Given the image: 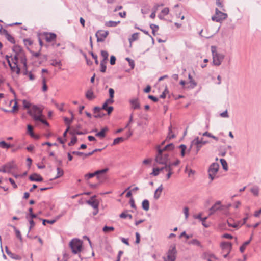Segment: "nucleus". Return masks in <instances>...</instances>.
I'll use <instances>...</instances> for the list:
<instances>
[{
    "label": "nucleus",
    "instance_id": "nucleus-36",
    "mask_svg": "<svg viewBox=\"0 0 261 261\" xmlns=\"http://www.w3.org/2000/svg\"><path fill=\"white\" fill-rule=\"evenodd\" d=\"M165 166L164 167H162V168H163V170H165L166 171L168 172H172V166L169 164V163H167L166 164H165Z\"/></svg>",
    "mask_w": 261,
    "mask_h": 261
},
{
    "label": "nucleus",
    "instance_id": "nucleus-18",
    "mask_svg": "<svg viewBox=\"0 0 261 261\" xmlns=\"http://www.w3.org/2000/svg\"><path fill=\"white\" fill-rule=\"evenodd\" d=\"M64 214V213H63L61 215H60L56 217V219H54V220H46V219H44V220H43V222H42V224L43 225H46V223H49V224H54V223H55V222L58 220L62 216H63V215Z\"/></svg>",
    "mask_w": 261,
    "mask_h": 261
},
{
    "label": "nucleus",
    "instance_id": "nucleus-49",
    "mask_svg": "<svg viewBox=\"0 0 261 261\" xmlns=\"http://www.w3.org/2000/svg\"><path fill=\"white\" fill-rule=\"evenodd\" d=\"M220 162L223 166V168L224 170H227V163L225 160L223 159H220Z\"/></svg>",
    "mask_w": 261,
    "mask_h": 261
},
{
    "label": "nucleus",
    "instance_id": "nucleus-53",
    "mask_svg": "<svg viewBox=\"0 0 261 261\" xmlns=\"http://www.w3.org/2000/svg\"><path fill=\"white\" fill-rule=\"evenodd\" d=\"M227 223L229 226L232 227L233 228H237L238 226V225L235 223H231V220H227Z\"/></svg>",
    "mask_w": 261,
    "mask_h": 261
},
{
    "label": "nucleus",
    "instance_id": "nucleus-45",
    "mask_svg": "<svg viewBox=\"0 0 261 261\" xmlns=\"http://www.w3.org/2000/svg\"><path fill=\"white\" fill-rule=\"evenodd\" d=\"M124 140V138L123 137H118L114 140L113 145H116L120 142H123Z\"/></svg>",
    "mask_w": 261,
    "mask_h": 261
},
{
    "label": "nucleus",
    "instance_id": "nucleus-56",
    "mask_svg": "<svg viewBox=\"0 0 261 261\" xmlns=\"http://www.w3.org/2000/svg\"><path fill=\"white\" fill-rule=\"evenodd\" d=\"M138 38V33H135L132 36V38L129 39L130 42L137 40Z\"/></svg>",
    "mask_w": 261,
    "mask_h": 261
},
{
    "label": "nucleus",
    "instance_id": "nucleus-41",
    "mask_svg": "<svg viewBox=\"0 0 261 261\" xmlns=\"http://www.w3.org/2000/svg\"><path fill=\"white\" fill-rule=\"evenodd\" d=\"M107 62L104 61H101L100 62V71L101 72H105L106 71V64Z\"/></svg>",
    "mask_w": 261,
    "mask_h": 261
},
{
    "label": "nucleus",
    "instance_id": "nucleus-2",
    "mask_svg": "<svg viewBox=\"0 0 261 261\" xmlns=\"http://www.w3.org/2000/svg\"><path fill=\"white\" fill-rule=\"evenodd\" d=\"M83 241L78 239H73L69 242V246L72 252L74 254H77L81 260L83 259L81 255L80 254V252L83 249Z\"/></svg>",
    "mask_w": 261,
    "mask_h": 261
},
{
    "label": "nucleus",
    "instance_id": "nucleus-7",
    "mask_svg": "<svg viewBox=\"0 0 261 261\" xmlns=\"http://www.w3.org/2000/svg\"><path fill=\"white\" fill-rule=\"evenodd\" d=\"M176 253L175 245H171L167 252V261H175Z\"/></svg>",
    "mask_w": 261,
    "mask_h": 261
},
{
    "label": "nucleus",
    "instance_id": "nucleus-26",
    "mask_svg": "<svg viewBox=\"0 0 261 261\" xmlns=\"http://www.w3.org/2000/svg\"><path fill=\"white\" fill-rule=\"evenodd\" d=\"M120 21H109L106 22L105 25L108 27H115L120 23Z\"/></svg>",
    "mask_w": 261,
    "mask_h": 261
},
{
    "label": "nucleus",
    "instance_id": "nucleus-61",
    "mask_svg": "<svg viewBox=\"0 0 261 261\" xmlns=\"http://www.w3.org/2000/svg\"><path fill=\"white\" fill-rule=\"evenodd\" d=\"M184 213L185 214L186 219H187L189 216V208L187 207H185L184 208Z\"/></svg>",
    "mask_w": 261,
    "mask_h": 261
},
{
    "label": "nucleus",
    "instance_id": "nucleus-4",
    "mask_svg": "<svg viewBox=\"0 0 261 261\" xmlns=\"http://www.w3.org/2000/svg\"><path fill=\"white\" fill-rule=\"evenodd\" d=\"M169 154L162 150L159 146L158 147V154L156 155L155 161L160 164L165 165L168 163Z\"/></svg>",
    "mask_w": 261,
    "mask_h": 261
},
{
    "label": "nucleus",
    "instance_id": "nucleus-24",
    "mask_svg": "<svg viewBox=\"0 0 261 261\" xmlns=\"http://www.w3.org/2000/svg\"><path fill=\"white\" fill-rule=\"evenodd\" d=\"M119 217L121 218L126 219L128 218L129 219H132L133 216L131 214H129L127 213V211H125L123 213L120 214Z\"/></svg>",
    "mask_w": 261,
    "mask_h": 261
},
{
    "label": "nucleus",
    "instance_id": "nucleus-10",
    "mask_svg": "<svg viewBox=\"0 0 261 261\" xmlns=\"http://www.w3.org/2000/svg\"><path fill=\"white\" fill-rule=\"evenodd\" d=\"M12 74H16L18 75L20 73V68L18 66V64L15 63H10L9 64Z\"/></svg>",
    "mask_w": 261,
    "mask_h": 261
},
{
    "label": "nucleus",
    "instance_id": "nucleus-8",
    "mask_svg": "<svg viewBox=\"0 0 261 261\" xmlns=\"http://www.w3.org/2000/svg\"><path fill=\"white\" fill-rule=\"evenodd\" d=\"M40 35L44 37L47 42H51L55 40L57 38V35L51 32H43L40 34Z\"/></svg>",
    "mask_w": 261,
    "mask_h": 261
},
{
    "label": "nucleus",
    "instance_id": "nucleus-42",
    "mask_svg": "<svg viewBox=\"0 0 261 261\" xmlns=\"http://www.w3.org/2000/svg\"><path fill=\"white\" fill-rule=\"evenodd\" d=\"M174 144L173 143H170L167 145H166L162 150L163 151H165L166 150H172L174 148Z\"/></svg>",
    "mask_w": 261,
    "mask_h": 261
},
{
    "label": "nucleus",
    "instance_id": "nucleus-47",
    "mask_svg": "<svg viewBox=\"0 0 261 261\" xmlns=\"http://www.w3.org/2000/svg\"><path fill=\"white\" fill-rule=\"evenodd\" d=\"M50 65H51L53 66H60L61 67L62 66V64L61 61H57V60H53L51 63H50Z\"/></svg>",
    "mask_w": 261,
    "mask_h": 261
},
{
    "label": "nucleus",
    "instance_id": "nucleus-16",
    "mask_svg": "<svg viewBox=\"0 0 261 261\" xmlns=\"http://www.w3.org/2000/svg\"><path fill=\"white\" fill-rule=\"evenodd\" d=\"M194 218L195 219H199L200 221L202 222V225L205 227H208V225L206 224L205 223V221H206V220L207 219V217H204V218H202L201 217V214H199L198 215H194Z\"/></svg>",
    "mask_w": 261,
    "mask_h": 261
},
{
    "label": "nucleus",
    "instance_id": "nucleus-43",
    "mask_svg": "<svg viewBox=\"0 0 261 261\" xmlns=\"http://www.w3.org/2000/svg\"><path fill=\"white\" fill-rule=\"evenodd\" d=\"M57 174L56 176L54 178L55 179H57L58 178L60 177L64 174L63 170L62 169H61L60 168L58 167L57 168Z\"/></svg>",
    "mask_w": 261,
    "mask_h": 261
},
{
    "label": "nucleus",
    "instance_id": "nucleus-62",
    "mask_svg": "<svg viewBox=\"0 0 261 261\" xmlns=\"http://www.w3.org/2000/svg\"><path fill=\"white\" fill-rule=\"evenodd\" d=\"M37 215L36 214H33V213H31V214H28L27 216H26V218L27 219H29V218H30L32 220V219L33 218H35L37 217Z\"/></svg>",
    "mask_w": 261,
    "mask_h": 261
},
{
    "label": "nucleus",
    "instance_id": "nucleus-52",
    "mask_svg": "<svg viewBox=\"0 0 261 261\" xmlns=\"http://www.w3.org/2000/svg\"><path fill=\"white\" fill-rule=\"evenodd\" d=\"M42 84H43L42 91L45 92V91H47V86L46 84V80L44 77L43 78Z\"/></svg>",
    "mask_w": 261,
    "mask_h": 261
},
{
    "label": "nucleus",
    "instance_id": "nucleus-12",
    "mask_svg": "<svg viewBox=\"0 0 261 261\" xmlns=\"http://www.w3.org/2000/svg\"><path fill=\"white\" fill-rule=\"evenodd\" d=\"M129 102L131 105V109L137 110L140 109V104L138 98H133L129 100Z\"/></svg>",
    "mask_w": 261,
    "mask_h": 261
},
{
    "label": "nucleus",
    "instance_id": "nucleus-37",
    "mask_svg": "<svg viewBox=\"0 0 261 261\" xmlns=\"http://www.w3.org/2000/svg\"><path fill=\"white\" fill-rule=\"evenodd\" d=\"M13 228L14 230H15V232L16 236L17 238L18 239H19V240L21 242H22V237H21V234L20 231L19 230H18L15 226H13Z\"/></svg>",
    "mask_w": 261,
    "mask_h": 261
},
{
    "label": "nucleus",
    "instance_id": "nucleus-11",
    "mask_svg": "<svg viewBox=\"0 0 261 261\" xmlns=\"http://www.w3.org/2000/svg\"><path fill=\"white\" fill-rule=\"evenodd\" d=\"M6 173H11V171L16 168V165L13 161L6 163L3 165Z\"/></svg>",
    "mask_w": 261,
    "mask_h": 261
},
{
    "label": "nucleus",
    "instance_id": "nucleus-35",
    "mask_svg": "<svg viewBox=\"0 0 261 261\" xmlns=\"http://www.w3.org/2000/svg\"><path fill=\"white\" fill-rule=\"evenodd\" d=\"M188 244L199 246L200 247H202L200 242L197 239H193L190 241L188 242Z\"/></svg>",
    "mask_w": 261,
    "mask_h": 261
},
{
    "label": "nucleus",
    "instance_id": "nucleus-14",
    "mask_svg": "<svg viewBox=\"0 0 261 261\" xmlns=\"http://www.w3.org/2000/svg\"><path fill=\"white\" fill-rule=\"evenodd\" d=\"M29 179L32 181H42L43 178L39 174L34 173L29 176Z\"/></svg>",
    "mask_w": 261,
    "mask_h": 261
},
{
    "label": "nucleus",
    "instance_id": "nucleus-32",
    "mask_svg": "<svg viewBox=\"0 0 261 261\" xmlns=\"http://www.w3.org/2000/svg\"><path fill=\"white\" fill-rule=\"evenodd\" d=\"M6 33L5 35L7 39L11 43H15V39L13 36H12L8 31H4Z\"/></svg>",
    "mask_w": 261,
    "mask_h": 261
},
{
    "label": "nucleus",
    "instance_id": "nucleus-44",
    "mask_svg": "<svg viewBox=\"0 0 261 261\" xmlns=\"http://www.w3.org/2000/svg\"><path fill=\"white\" fill-rule=\"evenodd\" d=\"M179 148L181 149V156L184 157L185 155V150L187 148V147L184 144H181L179 146Z\"/></svg>",
    "mask_w": 261,
    "mask_h": 261
},
{
    "label": "nucleus",
    "instance_id": "nucleus-54",
    "mask_svg": "<svg viewBox=\"0 0 261 261\" xmlns=\"http://www.w3.org/2000/svg\"><path fill=\"white\" fill-rule=\"evenodd\" d=\"M23 105L24 108L28 109L31 107V103L27 100H23Z\"/></svg>",
    "mask_w": 261,
    "mask_h": 261
},
{
    "label": "nucleus",
    "instance_id": "nucleus-59",
    "mask_svg": "<svg viewBox=\"0 0 261 261\" xmlns=\"http://www.w3.org/2000/svg\"><path fill=\"white\" fill-rule=\"evenodd\" d=\"M28 132L30 134L31 136H33L34 133L33 132V127L31 125H28Z\"/></svg>",
    "mask_w": 261,
    "mask_h": 261
},
{
    "label": "nucleus",
    "instance_id": "nucleus-25",
    "mask_svg": "<svg viewBox=\"0 0 261 261\" xmlns=\"http://www.w3.org/2000/svg\"><path fill=\"white\" fill-rule=\"evenodd\" d=\"M142 208L146 211H147L149 210V202L148 200L147 199H145L143 201H142Z\"/></svg>",
    "mask_w": 261,
    "mask_h": 261
},
{
    "label": "nucleus",
    "instance_id": "nucleus-31",
    "mask_svg": "<svg viewBox=\"0 0 261 261\" xmlns=\"http://www.w3.org/2000/svg\"><path fill=\"white\" fill-rule=\"evenodd\" d=\"M7 254L11 258L16 260H20L21 258L19 255L13 253L11 252H7Z\"/></svg>",
    "mask_w": 261,
    "mask_h": 261
},
{
    "label": "nucleus",
    "instance_id": "nucleus-20",
    "mask_svg": "<svg viewBox=\"0 0 261 261\" xmlns=\"http://www.w3.org/2000/svg\"><path fill=\"white\" fill-rule=\"evenodd\" d=\"M13 51L15 53V54L21 55L24 54L22 48L17 45H15L13 47Z\"/></svg>",
    "mask_w": 261,
    "mask_h": 261
},
{
    "label": "nucleus",
    "instance_id": "nucleus-39",
    "mask_svg": "<svg viewBox=\"0 0 261 261\" xmlns=\"http://www.w3.org/2000/svg\"><path fill=\"white\" fill-rule=\"evenodd\" d=\"M114 102L113 98H109L108 99L106 102L103 104L102 109H105L106 107H107V105L108 104H111Z\"/></svg>",
    "mask_w": 261,
    "mask_h": 261
},
{
    "label": "nucleus",
    "instance_id": "nucleus-46",
    "mask_svg": "<svg viewBox=\"0 0 261 261\" xmlns=\"http://www.w3.org/2000/svg\"><path fill=\"white\" fill-rule=\"evenodd\" d=\"M125 60L128 61L129 65L130 66L132 69H134L135 67V63L133 60L130 59L128 57L126 58Z\"/></svg>",
    "mask_w": 261,
    "mask_h": 261
},
{
    "label": "nucleus",
    "instance_id": "nucleus-50",
    "mask_svg": "<svg viewBox=\"0 0 261 261\" xmlns=\"http://www.w3.org/2000/svg\"><path fill=\"white\" fill-rule=\"evenodd\" d=\"M77 138L76 137H73L70 142L68 143V146H71L73 145L77 142Z\"/></svg>",
    "mask_w": 261,
    "mask_h": 261
},
{
    "label": "nucleus",
    "instance_id": "nucleus-28",
    "mask_svg": "<svg viewBox=\"0 0 261 261\" xmlns=\"http://www.w3.org/2000/svg\"><path fill=\"white\" fill-rule=\"evenodd\" d=\"M20 61L23 65V68H27V60L24 56V54L21 55L20 57Z\"/></svg>",
    "mask_w": 261,
    "mask_h": 261
},
{
    "label": "nucleus",
    "instance_id": "nucleus-51",
    "mask_svg": "<svg viewBox=\"0 0 261 261\" xmlns=\"http://www.w3.org/2000/svg\"><path fill=\"white\" fill-rule=\"evenodd\" d=\"M95 176H96V175L95 172H94V173H90L85 174V178L88 180L91 178Z\"/></svg>",
    "mask_w": 261,
    "mask_h": 261
},
{
    "label": "nucleus",
    "instance_id": "nucleus-58",
    "mask_svg": "<svg viewBox=\"0 0 261 261\" xmlns=\"http://www.w3.org/2000/svg\"><path fill=\"white\" fill-rule=\"evenodd\" d=\"M29 223H30V227H29V232H30V231H31V229L35 226V222L34 221L32 220V219H30V220H29Z\"/></svg>",
    "mask_w": 261,
    "mask_h": 261
},
{
    "label": "nucleus",
    "instance_id": "nucleus-6",
    "mask_svg": "<svg viewBox=\"0 0 261 261\" xmlns=\"http://www.w3.org/2000/svg\"><path fill=\"white\" fill-rule=\"evenodd\" d=\"M219 168V165L217 163H214L210 166L208 172L211 181L215 178L216 174L217 173Z\"/></svg>",
    "mask_w": 261,
    "mask_h": 261
},
{
    "label": "nucleus",
    "instance_id": "nucleus-23",
    "mask_svg": "<svg viewBox=\"0 0 261 261\" xmlns=\"http://www.w3.org/2000/svg\"><path fill=\"white\" fill-rule=\"evenodd\" d=\"M13 146V145L8 144L4 141H0V148L3 149H9Z\"/></svg>",
    "mask_w": 261,
    "mask_h": 261
},
{
    "label": "nucleus",
    "instance_id": "nucleus-29",
    "mask_svg": "<svg viewBox=\"0 0 261 261\" xmlns=\"http://www.w3.org/2000/svg\"><path fill=\"white\" fill-rule=\"evenodd\" d=\"M108 170H109V169L108 168H106L105 169H102L101 170H98L95 171L97 178H99V175L107 173L108 171Z\"/></svg>",
    "mask_w": 261,
    "mask_h": 261
},
{
    "label": "nucleus",
    "instance_id": "nucleus-3",
    "mask_svg": "<svg viewBox=\"0 0 261 261\" xmlns=\"http://www.w3.org/2000/svg\"><path fill=\"white\" fill-rule=\"evenodd\" d=\"M213 57V63L215 66H220L225 58V55L219 53L217 50V47L215 46H212L211 47Z\"/></svg>",
    "mask_w": 261,
    "mask_h": 261
},
{
    "label": "nucleus",
    "instance_id": "nucleus-55",
    "mask_svg": "<svg viewBox=\"0 0 261 261\" xmlns=\"http://www.w3.org/2000/svg\"><path fill=\"white\" fill-rule=\"evenodd\" d=\"M169 13V9L168 7H166L164 8L162 11L161 13L163 14L164 16L168 15Z\"/></svg>",
    "mask_w": 261,
    "mask_h": 261
},
{
    "label": "nucleus",
    "instance_id": "nucleus-15",
    "mask_svg": "<svg viewBox=\"0 0 261 261\" xmlns=\"http://www.w3.org/2000/svg\"><path fill=\"white\" fill-rule=\"evenodd\" d=\"M220 202H217L210 209V215L213 214L215 212L220 209Z\"/></svg>",
    "mask_w": 261,
    "mask_h": 261
},
{
    "label": "nucleus",
    "instance_id": "nucleus-5",
    "mask_svg": "<svg viewBox=\"0 0 261 261\" xmlns=\"http://www.w3.org/2000/svg\"><path fill=\"white\" fill-rule=\"evenodd\" d=\"M227 17V14L226 13H223L219 11L218 8H216L215 14L212 17V19L213 21L221 22L223 20L226 19Z\"/></svg>",
    "mask_w": 261,
    "mask_h": 261
},
{
    "label": "nucleus",
    "instance_id": "nucleus-17",
    "mask_svg": "<svg viewBox=\"0 0 261 261\" xmlns=\"http://www.w3.org/2000/svg\"><path fill=\"white\" fill-rule=\"evenodd\" d=\"M188 79L189 80V83L190 85L188 87L191 89H193L197 86V83L194 80L190 74H188Z\"/></svg>",
    "mask_w": 261,
    "mask_h": 261
},
{
    "label": "nucleus",
    "instance_id": "nucleus-19",
    "mask_svg": "<svg viewBox=\"0 0 261 261\" xmlns=\"http://www.w3.org/2000/svg\"><path fill=\"white\" fill-rule=\"evenodd\" d=\"M86 203L91 206L94 209H97L98 208L99 203L97 200H89L86 201Z\"/></svg>",
    "mask_w": 261,
    "mask_h": 261
},
{
    "label": "nucleus",
    "instance_id": "nucleus-38",
    "mask_svg": "<svg viewBox=\"0 0 261 261\" xmlns=\"http://www.w3.org/2000/svg\"><path fill=\"white\" fill-rule=\"evenodd\" d=\"M163 168H153V171L151 173V175H153V176H158L159 173H160V172L161 171H163Z\"/></svg>",
    "mask_w": 261,
    "mask_h": 261
},
{
    "label": "nucleus",
    "instance_id": "nucleus-57",
    "mask_svg": "<svg viewBox=\"0 0 261 261\" xmlns=\"http://www.w3.org/2000/svg\"><path fill=\"white\" fill-rule=\"evenodd\" d=\"M103 110L107 111L108 114L109 115L111 113L113 110V107L112 106H108L105 109H103Z\"/></svg>",
    "mask_w": 261,
    "mask_h": 261
},
{
    "label": "nucleus",
    "instance_id": "nucleus-27",
    "mask_svg": "<svg viewBox=\"0 0 261 261\" xmlns=\"http://www.w3.org/2000/svg\"><path fill=\"white\" fill-rule=\"evenodd\" d=\"M86 97L89 100H92L94 98V93L92 89H89L86 93Z\"/></svg>",
    "mask_w": 261,
    "mask_h": 261
},
{
    "label": "nucleus",
    "instance_id": "nucleus-60",
    "mask_svg": "<svg viewBox=\"0 0 261 261\" xmlns=\"http://www.w3.org/2000/svg\"><path fill=\"white\" fill-rule=\"evenodd\" d=\"M164 5V4L163 3H161V4H155L153 7L152 8V9L154 10V11H157L158 10V8H159V7L160 6H163Z\"/></svg>",
    "mask_w": 261,
    "mask_h": 261
},
{
    "label": "nucleus",
    "instance_id": "nucleus-13",
    "mask_svg": "<svg viewBox=\"0 0 261 261\" xmlns=\"http://www.w3.org/2000/svg\"><path fill=\"white\" fill-rule=\"evenodd\" d=\"M192 145L195 146L196 148V153H197L200 150L201 148L202 147V145L200 142L199 138L198 137H196L191 142Z\"/></svg>",
    "mask_w": 261,
    "mask_h": 261
},
{
    "label": "nucleus",
    "instance_id": "nucleus-34",
    "mask_svg": "<svg viewBox=\"0 0 261 261\" xmlns=\"http://www.w3.org/2000/svg\"><path fill=\"white\" fill-rule=\"evenodd\" d=\"M101 56L103 58V59L101 61H104V62L107 61L108 59L109 54L107 51L101 50Z\"/></svg>",
    "mask_w": 261,
    "mask_h": 261
},
{
    "label": "nucleus",
    "instance_id": "nucleus-40",
    "mask_svg": "<svg viewBox=\"0 0 261 261\" xmlns=\"http://www.w3.org/2000/svg\"><path fill=\"white\" fill-rule=\"evenodd\" d=\"M102 230L104 232L107 233L109 231H114V227L113 226H108L106 225L103 227Z\"/></svg>",
    "mask_w": 261,
    "mask_h": 261
},
{
    "label": "nucleus",
    "instance_id": "nucleus-9",
    "mask_svg": "<svg viewBox=\"0 0 261 261\" xmlns=\"http://www.w3.org/2000/svg\"><path fill=\"white\" fill-rule=\"evenodd\" d=\"M109 34L108 31L98 30L95 34L97 42H103Z\"/></svg>",
    "mask_w": 261,
    "mask_h": 261
},
{
    "label": "nucleus",
    "instance_id": "nucleus-63",
    "mask_svg": "<svg viewBox=\"0 0 261 261\" xmlns=\"http://www.w3.org/2000/svg\"><path fill=\"white\" fill-rule=\"evenodd\" d=\"M101 109H102V108H101L98 107H95L93 109V112L95 114H96V113L98 114L101 112Z\"/></svg>",
    "mask_w": 261,
    "mask_h": 261
},
{
    "label": "nucleus",
    "instance_id": "nucleus-48",
    "mask_svg": "<svg viewBox=\"0 0 261 261\" xmlns=\"http://www.w3.org/2000/svg\"><path fill=\"white\" fill-rule=\"evenodd\" d=\"M150 28L152 29V33L154 35H155V32L157 31L158 30V29H159V26L156 25V24H151L150 25Z\"/></svg>",
    "mask_w": 261,
    "mask_h": 261
},
{
    "label": "nucleus",
    "instance_id": "nucleus-22",
    "mask_svg": "<svg viewBox=\"0 0 261 261\" xmlns=\"http://www.w3.org/2000/svg\"><path fill=\"white\" fill-rule=\"evenodd\" d=\"M168 130H169V132H168V135L166 139V140L165 141H169L170 140H171V139L172 138H174L175 137V135L172 133V126L170 125L169 127V129H168Z\"/></svg>",
    "mask_w": 261,
    "mask_h": 261
},
{
    "label": "nucleus",
    "instance_id": "nucleus-1",
    "mask_svg": "<svg viewBox=\"0 0 261 261\" xmlns=\"http://www.w3.org/2000/svg\"><path fill=\"white\" fill-rule=\"evenodd\" d=\"M28 113L35 121H40L46 126H49V123L42 118V110L39 107L35 105L33 106L31 109L28 111Z\"/></svg>",
    "mask_w": 261,
    "mask_h": 261
},
{
    "label": "nucleus",
    "instance_id": "nucleus-21",
    "mask_svg": "<svg viewBox=\"0 0 261 261\" xmlns=\"http://www.w3.org/2000/svg\"><path fill=\"white\" fill-rule=\"evenodd\" d=\"M108 130L107 127H104L99 132L96 133L95 136L100 138H103L106 136V133Z\"/></svg>",
    "mask_w": 261,
    "mask_h": 261
},
{
    "label": "nucleus",
    "instance_id": "nucleus-64",
    "mask_svg": "<svg viewBox=\"0 0 261 261\" xmlns=\"http://www.w3.org/2000/svg\"><path fill=\"white\" fill-rule=\"evenodd\" d=\"M116 58L114 56L112 55L110 57V64L112 65H113L115 64L116 62Z\"/></svg>",
    "mask_w": 261,
    "mask_h": 261
},
{
    "label": "nucleus",
    "instance_id": "nucleus-30",
    "mask_svg": "<svg viewBox=\"0 0 261 261\" xmlns=\"http://www.w3.org/2000/svg\"><path fill=\"white\" fill-rule=\"evenodd\" d=\"M21 56V55L17 54H15L13 57H12V56H11V63H15L16 64H18L19 59H20Z\"/></svg>",
    "mask_w": 261,
    "mask_h": 261
},
{
    "label": "nucleus",
    "instance_id": "nucleus-33",
    "mask_svg": "<svg viewBox=\"0 0 261 261\" xmlns=\"http://www.w3.org/2000/svg\"><path fill=\"white\" fill-rule=\"evenodd\" d=\"M251 192L254 196H258L259 193V188L256 186H254L251 189Z\"/></svg>",
    "mask_w": 261,
    "mask_h": 261
}]
</instances>
